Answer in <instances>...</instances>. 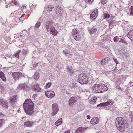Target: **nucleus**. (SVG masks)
<instances>
[{
  "label": "nucleus",
  "mask_w": 133,
  "mask_h": 133,
  "mask_svg": "<svg viewBox=\"0 0 133 133\" xmlns=\"http://www.w3.org/2000/svg\"><path fill=\"white\" fill-rule=\"evenodd\" d=\"M23 108L25 112L29 115H31L34 112V104L31 99H27L23 104Z\"/></svg>",
  "instance_id": "f257e3e1"
},
{
  "label": "nucleus",
  "mask_w": 133,
  "mask_h": 133,
  "mask_svg": "<svg viewBox=\"0 0 133 133\" xmlns=\"http://www.w3.org/2000/svg\"><path fill=\"white\" fill-rule=\"evenodd\" d=\"M55 24L53 22L48 21L45 23V26L48 31L50 29V33L53 35L55 36L58 33V31L56 30L54 26H55Z\"/></svg>",
  "instance_id": "f03ea898"
},
{
  "label": "nucleus",
  "mask_w": 133,
  "mask_h": 133,
  "mask_svg": "<svg viewBox=\"0 0 133 133\" xmlns=\"http://www.w3.org/2000/svg\"><path fill=\"white\" fill-rule=\"evenodd\" d=\"M116 124L117 123L118 125H119L118 127L121 128L128 127L129 126L127 121L121 117H119L116 118Z\"/></svg>",
  "instance_id": "7ed1b4c3"
},
{
  "label": "nucleus",
  "mask_w": 133,
  "mask_h": 133,
  "mask_svg": "<svg viewBox=\"0 0 133 133\" xmlns=\"http://www.w3.org/2000/svg\"><path fill=\"white\" fill-rule=\"evenodd\" d=\"M79 82L82 84L88 83L89 82L88 76L85 74H80L78 79Z\"/></svg>",
  "instance_id": "20e7f679"
},
{
  "label": "nucleus",
  "mask_w": 133,
  "mask_h": 133,
  "mask_svg": "<svg viewBox=\"0 0 133 133\" xmlns=\"http://www.w3.org/2000/svg\"><path fill=\"white\" fill-rule=\"evenodd\" d=\"M93 0H77V3L79 5L83 8H85L86 3L90 4L93 1Z\"/></svg>",
  "instance_id": "39448f33"
},
{
  "label": "nucleus",
  "mask_w": 133,
  "mask_h": 133,
  "mask_svg": "<svg viewBox=\"0 0 133 133\" xmlns=\"http://www.w3.org/2000/svg\"><path fill=\"white\" fill-rule=\"evenodd\" d=\"M101 88L100 84H95L92 87L93 91L97 93H102V90H101Z\"/></svg>",
  "instance_id": "423d86ee"
},
{
  "label": "nucleus",
  "mask_w": 133,
  "mask_h": 133,
  "mask_svg": "<svg viewBox=\"0 0 133 133\" xmlns=\"http://www.w3.org/2000/svg\"><path fill=\"white\" fill-rule=\"evenodd\" d=\"M22 75L21 73L19 72H14L12 73V76L15 81L19 80L22 77Z\"/></svg>",
  "instance_id": "0eeeda50"
},
{
  "label": "nucleus",
  "mask_w": 133,
  "mask_h": 133,
  "mask_svg": "<svg viewBox=\"0 0 133 133\" xmlns=\"http://www.w3.org/2000/svg\"><path fill=\"white\" fill-rule=\"evenodd\" d=\"M56 12L58 17H61L62 16V14L63 12V9L61 8L59 6H57L56 8Z\"/></svg>",
  "instance_id": "6e6552de"
},
{
  "label": "nucleus",
  "mask_w": 133,
  "mask_h": 133,
  "mask_svg": "<svg viewBox=\"0 0 133 133\" xmlns=\"http://www.w3.org/2000/svg\"><path fill=\"white\" fill-rule=\"evenodd\" d=\"M52 114L53 115L57 114L59 110L58 106L57 104L55 103L53 104L52 105Z\"/></svg>",
  "instance_id": "1a4fd4ad"
},
{
  "label": "nucleus",
  "mask_w": 133,
  "mask_h": 133,
  "mask_svg": "<svg viewBox=\"0 0 133 133\" xmlns=\"http://www.w3.org/2000/svg\"><path fill=\"white\" fill-rule=\"evenodd\" d=\"M46 96L49 98H51L55 96V93L52 91H48L45 92Z\"/></svg>",
  "instance_id": "9d476101"
},
{
  "label": "nucleus",
  "mask_w": 133,
  "mask_h": 133,
  "mask_svg": "<svg viewBox=\"0 0 133 133\" xmlns=\"http://www.w3.org/2000/svg\"><path fill=\"white\" fill-rule=\"evenodd\" d=\"M98 10L97 9L94 10L90 14V18L95 19L98 15Z\"/></svg>",
  "instance_id": "9b49d317"
},
{
  "label": "nucleus",
  "mask_w": 133,
  "mask_h": 133,
  "mask_svg": "<svg viewBox=\"0 0 133 133\" xmlns=\"http://www.w3.org/2000/svg\"><path fill=\"white\" fill-rule=\"evenodd\" d=\"M8 102L5 100L3 99L2 101L0 102V105L3 108L7 109L8 107Z\"/></svg>",
  "instance_id": "f8f14e48"
},
{
  "label": "nucleus",
  "mask_w": 133,
  "mask_h": 133,
  "mask_svg": "<svg viewBox=\"0 0 133 133\" xmlns=\"http://www.w3.org/2000/svg\"><path fill=\"white\" fill-rule=\"evenodd\" d=\"M100 87L102 92H104V91H106L108 90V88L107 85L105 84L100 83Z\"/></svg>",
  "instance_id": "ddd939ff"
},
{
  "label": "nucleus",
  "mask_w": 133,
  "mask_h": 133,
  "mask_svg": "<svg viewBox=\"0 0 133 133\" xmlns=\"http://www.w3.org/2000/svg\"><path fill=\"white\" fill-rule=\"evenodd\" d=\"M99 119L97 117H94L90 121V123L92 124L95 125L99 123Z\"/></svg>",
  "instance_id": "4468645a"
},
{
  "label": "nucleus",
  "mask_w": 133,
  "mask_h": 133,
  "mask_svg": "<svg viewBox=\"0 0 133 133\" xmlns=\"http://www.w3.org/2000/svg\"><path fill=\"white\" fill-rule=\"evenodd\" d=\"M127 36L131 40L133 41V30L129 31L127 34Z\"/></svg>",
  "instance_id": "2eb2a0df"
},
{
  "label": "nucleus",
  "mask_w": 133,
  "mask_h": 133,
  "mask_svg": "<svg viewBox=\"0 0 133 133\" xmlns=\"http://www.w3.org/2000/svg\"><path fill=\"white\" fill-rule=\"evenodd\" d=\"M32 88L38 92L40 91L41 90V89L39 87V85L37 84L32 86Z\"/></svg>",
  "instance_id": "dca6fc26"
},
{
  "label": "nucleus",
  "mask_w": 133,
  "mask_h": 133,
  "mask_svg": "<svg viewBox=\"0 0 133 133\" xmlns=\"http://www.w3.org/2000/svg\"><path fill=\"white\" fill-rule=\"evenodd\" d=\"M33 125V122L29 121H28L24 123V126L26 127H31Z\"/></svg>",
  "instance_id": "f3484780"
},
{
  "label": "nucleus",
  "mask_w": 133,
  "mask_h": 133,
  "mask_svg": "<svg viewBox=\"0 0 133 133\" xmlns=\"http://www.w3.org/2000/svg\"><path fill=\"white\" fill-rule=\"evenodd\" d=\"M89 32L91 35L95 33L97 30V29L95 27H93L92 28H89Z\"/></svg>",
  "instance_id": "a211bd4d"
},
{
  "label": "nucleus",
  "mask_w": 133,
  "mask_h": 133,
  "mask_svg": "<svg viewBox=\"0 0 133 133\" xmlns=\"http://www.w3.org/2000/svg\"><path fill=\"white\" fill-rule=\"evenodd\" d=\"M114 103V101L112 99H110L107 102L104 103V104H103V105L107 106L110 105H113Z\"/></svg>",
  "instance_id": "6ab92c4d"
},
{
  "label": "nucleus",
  "mask_w": 133,
  "mask_h": 133,
  "mask_svg": "<svg viewBox=\"0 0 133 133\" xmlns=\"http://www.w3.org/2000/svg\"><path fill=\"white\" fill-rule=\"evenodd\" d=\"M0 78L3 81H6L5 74L1 71H0Z\"/></svg>",
  "instance_id": "aec40b11"
},
{
  "label": "nucleus",
  "mask_w": 133,
  "mask_h": 133,
  "mask_svg": "<svg viewBox=\"0 0 133 133\" xmlns=\"http://www.w3.org/2000/svg\"><path fill=\"white\" fill-rule=\"evenodd\" d=\"M71 34L73 36H74V35H75L78 34V29L77 28L73 29L72 30Z\"/></svg>",
  "instance_id": "412c9836"
},
{
  "label": "nucleus",
  "mask_w": 133,
  "mask_h": 133,
  "mask_svg": "<svg viewBox=\"0 0 133 133\" xmlns=\"http://www.w3.org/2000/svg\"><path fill=\"white\" fill-rule=\"evenodd\" d=\"M74 39L77 41H79L81 40V38L80 34H78L73 36Z\"/></svg>",
  "instance_id": "4be33fe9"
},
{
  "label": "nucleus",
  "mask_w": 133,
  "mask_h": 133,
  "mask_svg": "<svg viewBox=\"0 0 133 133\" xmlns=\"http://www.w3.org/2000/svg\"><path fill=\"white\" fill-rule=\"evenodd\" d=\"M26 87V85L25 84H21L17 87V88L19 90L21 89H25Z\"/></svg>",
  "instance_id": "5701e85b"
},
{
  "label": "nucleus",
  "mask_w": 133,
  "mask_h": 133,
  "mask_svg": "<svg viewBox=\"0 0 133 133\" xmlns=\"http://www.w3.org/2000/svg\"><path fill=\"white\" fill-rule=\"evenodd\" d=\"M40 76L39 73L37 72H35L34 75V78L36 80L38 79L39 78Z\"/></svg>",
  "instance_id": "b1692460"
},
{
  "label": "nucleus",
  "mask_w": 133,
  "mask_h": 133,
  "mask_svg": "<svg viewBox=\"0 0 133 133\" xmlns=\"http://www.w3.org/2000/svg\"><path fill=\"white\" fill-rule=\"evenodd\" d=\"M75 102V99L74 97H71L69 100V103L70 105H71Z\"/></svg>",
  "instance_id": "393cba45"
},
{
  "label": "nucleus",
  "mask_w": 133,
  "mask_h": 133,
  "mask_svg": "<svg viewBox=\"0 0 133 133\" xmlns=\"http://www.w3.org/2000/svg\"><path fill=\"white\" fill-rule=\"evenodd\" d=\"M84 130V129L82 127H79L75 131V133H78L79 132H82Z\"/></svg>",
  "instance_id": "a878e982"
},
{
  "label": "nucleus",
  "mask_w": 133,
  "mask_h": 133,
  "mask_svg": "<svg viewBox=\"0 0 133 133\" xmlns=\"http://www.w3.org/2000/svg\"><path fill=\"white\" fill-rule=\"evenodd\" d=\"M62 122V119L61 118L56 122L55 124L57 126H58L61 124Z\"/></svg>",
  "instance_id": "bb28decb"
},
{
  "label": "nucleus",
  "mask_w": 133,
  "mask_h": 133,
  "mask_svg": "<svg viewBox=\"0 0 133 133\" xmlns=\"http://www.w3.org/2000/svg\"><path fill=\"white\" fill-rule=\"evenodd\" d=\"M53 7L52 6L49 5L47 8V11L49 12H50L51 11Z\"/></svg>",
  "instance_id": "cd10ccee"
},
{
  "label": "nucleus",
  "mask_w": 133,
  "mask_h": 133,
  "mask_svg": "<svg viewBox=\"0 0 133 133\" xmlns=\"http://www.w3.org/2000/svg\"><path fill=\"white\" fill-rule=\"evenodd\" d=\"M52 84V83L49 82L46 83L45 87L46 88H49Z\"/></svg>",
  "instance_id": "c85d7f7f"
},
{
  "label": "nucleus",
  "mask_w": 133,
  "mask_h": 133,
  "mask_svg": "<svg viewBox=\"0 0 133 133\" xmlns=\"http://www.w3.org/2000/svg\"><path fill=\"white\" fill-rule=\"evenodd\" d=\"M129 116L132 123H133V112H132L130 113Z\"/></svg>",
  "instance_id": "c756f323"
},
{
  "label": "nucleus",
  "mask_w": 133,
  "mask_h": 133,
  "mask_svg": "<svg viewBox=\"0 0 133 133\" xmlns=\"http://www.w3.org/2000/svg\"><path fill=\"white\" fill-rule=\"evenodd\" d=\"M130 10V16L133 15V5L131 6Z\"/></svg>",
  "instance_id": "7c9ffc66"
},
{
  "label": "nucleus",
  "mask_w": 133,
  "mask_h": 133,
  "mask_svg": "<svg viewBox=\"0 0 133 133\" xmlns=\"http://www.w3.org/2000/svg\"><path fill=\"white\" fill-rule=\"evenodd\" d=\"M21 52L20 50H19L18 51V52L15 54L14 55L18 59H19V55Z\"/></svg>",
  "instance_id": "2f4dec72"
},
{
  "label": "nucleus",
  "mask_w": 133,
  "mask_h": 133,
  "mask_svg": "<svg viewBox=\"0 0 133 133\" xmlns=\"http://www.w3.org/2000/svg\"><path fill=\"white\" fill-rule=\"evenodd\" d=\"M110 17L109 14H105L104 15V18L107 19H108Z\"/></svg>",
  "instance_id": "473e14b6"
},
{
  "label": "nucleus",
  "mask_w": 133,
  "mask_h": 133,
  "mask_svg": "<svg viewBox=\"0 0 133 133\" xmlns=\"http://www.w3.org/2000/svg\"><path fill=\"white\" fill-rule=\"evenodd\" d=\"M41 24V22H38L36 23L35 25V26L37 28H38L40 27Z\"/></svg>",
  "instance_id": "72a5a7b5"
},
{
  "label": "nucleus",
  "mask_w": 133,
  "mask_h": 133,
  "mask_svg": "<svg viewBox=\"0 0 133 133\" xmlns=\"http://www.w3.org/2000/svg\"><path fill=\"white\" fill-rule=\"evenodd\" d=\"M9 101L11 103H14L16 102V99L13 98H11L10 99Z\"/></svg>",
  "instance_id": "f704fd0d"
},
{
  "label": "nucleus",
  "mask_w": 133,
  "mask_h": 133,
  "mask_svg": "<svg viewBox=\"0 0 133 133\" xmlns=\"http://www.w3.org/2000/svg\"><path fill=\"white\" fill-rule=\"evenodd\" d=\"M12 1V2L14 5L16 6H18L19 5V3L16 0H13Z\"/></svg>",
  "instance_id": "c9c22d12"
},
{
  "label": "nucleus",
  "mask_w": 133,
  "mask_h": 133,
  "mask_svg": "<svg viewBox=\"0 0 133 133\" xmlns=\"http://www.w3.org/2000/svg\"><path fill=\"white\" fill-rule=\"evenodd\" d=\"M63 52L66 56L67 54H69V53H70V52L68 50H64Z\"/></svg>",
  "instance_id": "e433bc0d"
},
{
  "label": "nucleus",
  "mask_w": 133,
  "mask_h": 133,
  "mask_svg": "<svg viewBox=\"0 0 133 133\" xmlns=\"http://www.w3.org/2000/svg\"><path fill=\"white\" fill-rule=\"evenodd\" d=\"M107 0H101V3L103 5L105 4L107 2Z\"/></svg>",
  "instance_id": "4c0bfd02"
},
{
  "label": "nucleus",
  "mask_w": 133,
  "mask_h": 133,
  "mask_svg": "<svg viewBox=\"0 0 133 133\" xmlns=\"http://www.w3.org/2000/svg\"><path fill=\"white\" fill-rule=\"evenodd\" d=\"M118 37V36H116L114 37L113 38L114 41L115 42H117L118 41L119 39Z\"/></svg>",
  "instance_id": "58836bf2"
},
{
  "label": "nucleus",
  "mask_w": 133,
  "mask_h": 133,
  "mask_svg": "<svg viewBox=\"0 0 133 133\" xmlns=\"http://www.w3.org/2000/svg\"><path fill=\"white\" fill-rule=\"evenodd\" d=\"M105 61H106V60H105V59H102V60L101 63V65H104V64L105 62Z\"/></svg>",
  "instance_id": "ea45409f"
},
{
  "label": "nucleus",
  "mask_w": 133,
  "mask_h": 133,
  "mask_svg": "<svg viewBox=\"0 0 133 133\" xmlns=\"http://www.w3.org/2000/svg\"><path fill=\"white\" fill-rule=\"evenodd\" d=\"M113 60H114V61L116 63V65H117V64L119 63V62L118 61V60H117V59H116L115 57H114L113 58Z\"/></svg>",
  "instance_id": "a19ab883"
},
{
  "label": "nucleus",
  "mask_w": 133,
  "mask_h": 133,
  "mask_svg": "<svg viewBox=\"0 0 133 133\" xmlns=\"http://www.w3.org/2000/svg\"><path fill=\"white\" fill-rule=\"evenodd\" d=\"M72 54L71 52H70V53H69V54H67L66 56H67L68 58H71L72 56Z\"/></svg>",
  "instance_id": "79ce46f5"
},
{
  "label": "nucleus",
  "mask_w": 133,
  "mask_h": 133,
  "mask_svg": "<svg viewBox=\"0 0 133 133\" xmlns=\"http://www.w3.org/2000/svg\"><path fill=\"white\" fill-rule=\"evenodd\" d=\"M8 5L9 6H13L14 5L13 3L12 2V1L11 2H10V3L8 4Z\"/></svg>",
  "instance_id": "37998d69"
},
{
  "label": "nucleus",
  "mask_w": 133,
  "mask_h": 133,
  "mask_svg": "<svg viewBox=\"0 0 133 133\" xmlns=\"http://www.w3.org/2000/svg\"><path fill=\"white\" fill-rule=\"evenodd\" d=\"M38 64L36 63H35L33 65V66L34 68H35L38 66Z\"/></svg>",
  "instance_id": "c03bdc74"
},
{
  "label": "nucleus",
  "mask_w": 133,
  "mask_h": 133,
  "mask_svg": "<svg viewBox=\"0 0 133 133\" xmlns=\"http://www.w3.org/2000/svg\"><path fill=\"white\" fill-rule=\"evenodd\" d=\"M4 120L3 119H0V126L3 123Z\"/></svg>",
  "instance_id": "a18cd8bd"
},
{
  "label": "nucleus",
  "mask_w": 133,
  "mask_h": 133,
  "mask_svg": "<svg viewBox=\"0 0 133 133\" xmlns=\"http://www.w3.org/2000/svg\"><path fill=\"white\" fill-rule=\"evenodd\" d=\"M37 96V95L36 94H33L32 96V97L35 99V98H36Z\"/></svg>",
  "instance_id": "49530a36"
},
{
  "label": "nucleus",
  "mask_w": 133,
  "mask_h": 133,
  "mask_svg": "<svg viewBox=\"0 0 133 133\" xmlns=\"http://www.w3.org/2000/svg\"><path fill=\"white\" fill-rule=\"evenodd\" d=\"M0 87L2 90L4 89V88L3 86L1 84H0Z\"/></svg>",
  "instance_id": "de8ad7c7"
},
{
  "label": "nucleus",
  "mask_w": 133,
  "mask_h": 133,
  "mask_svg": "<svg viewBox=\"0 0 133 133\" xmlns=\"http://www.w3.org/2000/svg\"><path fill=\"white\" fill-rule=\"evenodd\" d=\"M22 8H23V9H26V6L25 5H23L22 6Z\"/></svg>",
  "instance_id": "09e8293b"
},
{
  "label": "nucleus",
  "mask_w": 133,
  "mask_h": 133,
  "mask_svg": "<svg viewBox=\"0 0 133 133\" xmlns=\"http://www.w3.org/2000/svg\"><path fill=\"white\" fill-rule=\"evenodd\" d=\"M87 119H90V116L89 115H88L87 116Z\"/></svg>",
  "instance_id": "8fccbe9b"
},
{
  "label": "nucleus",
  "mask_w": 133,
  "mask_h": 133,
  "mask_svg": "<svg viewBox=\"0 0 133 133\" xmlns=\"http://www.w3.org/2000/svg\"><path fill=\"white\" fill-rule=\"evenodd\" d=\"M70 130H68L67 131H66V132H65L64 133H70Z\"/></svg>",
  "instance_id": "3c124183"
},
{
  "label": "nucleus",
  "mask_w": 133,
  "mask_h": 133,
  "mask_svg": "<svg viewBox=\"0 0 133 133\" xmlns=\"http://www.w3.org/2000/svg\"><path fill=\"white\" fill-rule=\"evenodd\" d=\"M91 101L93 102L94 103H95L96 102L95 99L94 98Z\"/></svg>",
  "instance_id": "603ef678"
},
{
  "label": "nucleus",
  "mask_w": 133,
  "mask_h": 133,
  "mask_svg": "<svg viewBox=\"0 0 133 133\" xmlns=\"http://www.w3.org/2000/svg\"><path fill=\"white\" fill-rule=\"evenodd\" d=\"M113 23V22L112 21H110L109 23V25H112Z\"/></svg>",
  "instance_id": "864d4df0"
},
{
  "label": "nucleus",
  "mask_w": 133,
  "mask_h": 133,
  "mask_svg": "<svg viewBox=\"0 0 133 133\" xmlns=\"http://www.w3.org/2000/svg\"><path fill=\"white\" fill-rule=\"evenodd\" d=\"M3 99L2 98H0V102H1V101H2Z\"/></svg>",
  "instance_id": "5fc2aeb1"
},
{
  "label": "nucleus",
  "mask_w": 133,
  "mask_h": 133,
  "mask_svg": "<svg viewBox=\"0 0 133 133\" xmlns=\"http://www.w3.org/2000/svg\"><path fill=\"white\" fill-rule=\"evenodd\" d=\"M24 15H25V14H23L22 15V16H21V17L20 18H21V17H23V16H24Z\"/></svg>",
  "instance_id": "6e6d98bb"
},
{
  "label": "nucleus",
  "mask_w": 133,
  "mask_h": 133,
  "mask_svg": "<svg viewBox=\"0 0 133 133\" xmlns=\"http://www.w3.org/2000/svg\"><path fill=\"white\" fill-rule=\"evenodd\" d=\"M7 7H8L7 5H6V8H7Z\"/></svg>",
  "instance_id": "4d7b16f0"
},
{
  "label": "nucleus",
  "mask_w": 133,
  "mask_h": 133,
  "mask_svg": "<svg viewBox=\"0 0 133 133\" xmlns=\"http://www.w3.org/2000/svg\"><path fill=\"white\" fill-rule=\"evenodd\" d=\"M24 118V117L23 118H22V119H23Z\"/></svg>",
  "instance_id": "13d9d810"
}]
</instances>
